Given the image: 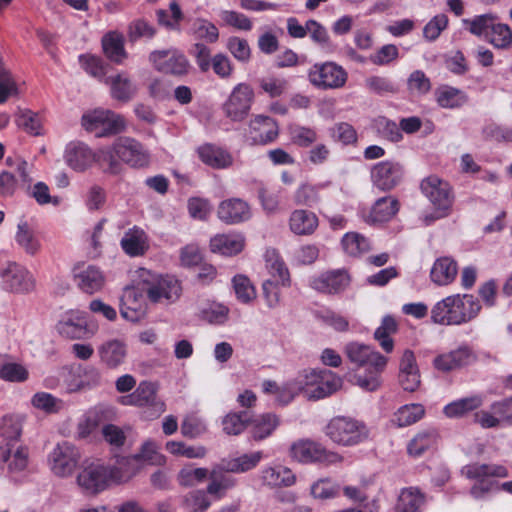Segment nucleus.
<instances>
[{
  "mask_svg": "<svg viewBox=\"0 0 512 512\" xmlns=\"http://www.w3.org/2000/svg\"><path fill=\"white\" fill-rule=\"evenodd\" d=\"M482 309L478 298L472 294H455L438 301L431 309L434 323L459 326L476 319Z\"/></svg>",
  "mask_w": 512,
  "mask_h": 512,
  "instance_id": "obj_1",
  "label": "nucleus"
},
{
  "mask_svg": "<svg viewBox=\"0 0 512 512\" xmlns=\"http://www.w3.org/2000/svg\"><path fill=\"white\" fill-rule=\"evenodd\" d=\"M344 351L351 363L365 368L368 373L366 376H357V385L364 390L375 391L380 385L379 376L386 368L387 357L371 346L359 342L348 343Z\"/></svg>",
  "mask_w": 512,
  "mask_h": 512,
  "instance_id": "obj_2",
  "label": "nucleus"
},
{
  "mask_svg": "<svg viewBox=\"0 0 512 512\" xmlns=\"http://www.w3.org/2000/svg\"><path fill=\"white\" fill-rule=\"evenodd\" d=\"M132 167H143L149 162V155L142 144L134 138L119 137L111 147L99 151L98 160L111 173L119 171L118 160Z\"/></svg>",
  "mask_w": 512,
  "mask_h": 512,
  "instance_id": "obj_3",
  "label": "nucleus"
},
{
  "mask_svg": "<svg viewBox=\"0 0 512 512\" xmlns=\"http://www.w3.org/2000/svg\"><path fill=\"white\" fill-rule=\"evenodd\" d=\"M465 478L474 481L470 488V494L474 499L484 498L493 488V478H506L509 476L508 469L499 464L471 463L461 469Z\"/></svg>",
  "mask_w": 512,
  "mask_h": 512,
  "instance_id": "obj_4",
  "label": "nucleus"
},
{
  "mask_svg": "<svg viewBox=\"0 0 512 512\" xmlns=\"http://www.w3.org/2000/svg\"><path fill=\"white\" fill-rule=\"evenodd\" d=\"M325 435L335 444L355 446L369 437L367 426L354 418L336 416L324 428Z\"/></svg>",
  "mask_w": 512,
  "mask_h": 512,
  "instance_id": "obj_5",
  "label": "nucleus"
},
{
  "mask_svg": "<svg viewBox=\"0 0 512 512\" xmlns=\"http://www.w3.org/2000/svg\"><path fill=\"white\" fill-rule=\"evenodd\" d=\"M421 189L434 207L433 212L424 215L425 224L430 225L435 220L446 217L453 203L450 185L436 176H431L422 181Z\"/></svg>",
  "mask_w": 512,
  "mask_h": 512,
  "instance_id": "obj_6",
  "label": "nucleus"
},
{
  "mask_svg": "<svg viewBox=\"0 0 512 512\" xmlns=\"http://www.w3.org/2000/svg\"><path fill=\"white\" fill-rule=\"evenodd\" d=\"M82 127L96 137L118 134L125 130L126 120L109 109L97 108L87 111L81 118Z\"/></svg>",
  "mask_w": 512,
  "mask_h": 512,
  "instance_id": "obj_7",
  "label": "nucleus"
},
{
  "mask_svg": "<svg viewBox=\"0 0 512 512\" xmlns=\"http://www.w3.org/2000/svg\"><path fill=\"white\" fill-rule=\"evenodd\" d=\"M140 277L143 282L142 289L146 291L150 301L168 304L179 298L181 287L174 277L156 275L144 269L141 270Z\"/></svg>",
  "mask_w": 512,
  "mask_h": 512,
  "instance_id": "obj_8",
  "label": "nucleus"
},
{
  "mask_svg": "<svg viewBox=\"0 0 512 512\" xmlns=\"http://www.w3.org/2000/svg\"><path fill=\"white\" fill-rule=\"evenodd\" d=\"M118 402L124 406L146 409L151 418H156L165 411V404L157 395V386L150 381H141L132 393L121 396Z\"/></svg>",
  "mask_w": 512,
  "mask_h": 512,
  "instance_id": "obj_9",
  "label": "nucleus"
},
{
  "mask_svg": "<svg viewBox=\"0 0 512 512\" xmlns=\"http://www.w3.org/2000/svg\"><path fill=\"white\" fill-rule=\"evenodd\" d=\"M105 464L92 461L85 464L76 477V483L86 496H96L112 484Z\"/></svg>",
  "mask_w": 512,
  "mask_h": 512,
  "instance_id": "obj_10",
  "label": "nucleus"
},
{
  "mask_svg": "<svg viewBox=\"0 0 512 512\" xmlns=\"http://www.w3.org/2000/svg\"><path fill=\"white\" fill-rule=\"evenodd\" d=\"M81 459L80 449L73 443H58L48 456L51 471L58 477H69L77 468Z\"/></svg>",
  "mask_w": 512,
  "mask_h": 512,
  "instance_id": "obj_11",
  "label": "nucleus"
},
{
  "mask_svg": "<svg viewBox=\"0 0 512 512\" xmlns=\"http://www.w3.org/2000/svg\"><path fill=\"white\" fill-rule=\"evenodd\" d=\"M308 79L318 89H338L345 85L347 72L335 62L316 63L309 69Z\"/></svg>",
  "mask_w": 512,
  "mask_h": 512,
  "instance_id": "obj_12",
  "label": "nucleus"
},
{
  "mask_svg": "<svg viewBox=\"0 0 512 512\" xmlns=\"http://www.w3.org/2000/svg\"><path fill=\"white\" fill-rule=\"evenodd\" d=\"M253 101V88L247 83H239L223 104V112L234 122L243 121L248 116Z\"/></svg>",
  "mask_w": 512,
  "mask_h": 512,
  "instance_id": "obj_13",
  "label": "nucleus"
},
{
  "mask_svg": "<svg viewBox=\"0 0 512 512\" xmlns=\"http://www.w3.org/2000/svg\"><path fill=\"white\" fill-rule=\"evenodd\" d=\"M149 60L157 71L176 77L187 75L190 69L187 57L177 49L153 51Z\"/></svg>",
  "mask_w": 512,
  "mask_h": 512,
  "instance_id": "obj_14",
  "label": "nucleus"
},
{
  "mask_svg": "<svg viewBox=\"0 0 512 512\" xmlns=\"http://www.w3.org/2000/svg\"><path fill=\"white\" fill-rule=\"evenodd\" d=\"M290 456L300 463H333L341 460L337 453L327 451L321 444L309 439L294 442L290 447Z\"/></svg>",
  "mask_w": 512,
  "mask_h": 512,
  "instance_id": "obj_15",
  "label": "nucleus"
},
{
  "mask_svg": "<svg viewBox=\"0 0 512 512\" xmlns=\"http://www.w3.org/2000/svg\"><path fill=\"white\" fill-rule=\"evenodd\" d=\"M0 277L5 289L12 292H29L34 287L33 276L25 267L16 262H7L5 267L0 269Z\"/></svg>",
  "mask_w": 512,
  "mask_h": 512,
  "instance_id": "obj_16",
  "label": "nucleus"
},
{
  "mask_svg": "<svg viewBox=\"0 0 512 512\" xmlns=\"http://www.w3.org/2000/svg\"><path fill=\"white\" fill-rule=\"evenodd\" d=\"M73 279L80 291L92 295L105 285V275L94 265H77L73 268Z\"/></svg>",
  "mask_w": 512,
  "mask_h": 512,
  "instance_id": "obj_17",
  "label": "nucleus"
},
{
  "mask_svg": "<svg viewBox=\"0 0 512 512\" xmlns=\"http://www.w3.org/2000/svg\"><path fill=\"white\" fill-rule=\"evenodd\" d=\"M404 174L401 164L393 161H382L371 171V179L378 189L388 191L396 187Z\"/></svg>",
  "mask_w": 512,
  "mask_h": 512,
  "instance_id": "obj_18",
  "label": "nucleus"
},
{
  "mask_svg": "<svg viewBox=\"0 0 512 512\" xmlns=\"http://www.w3.org/2000/svg\"><path fill=\"white\" fill-rule=\"evenodd\" d=\"M350 283V277L345 270H333L321 273L310 280V286L327 294H337L344 291Z\"/></svg>",
  "mask_w": 512,
  "mask_h": 512,
  "instance_id": "obj_19",
  "label": "nucleus"
},
{
  "mask_svg": "<svg viewBox=\"0 0 512 512\" xmlns=\"http://www.w3.org/2000/svg\"><path fill=\"white\" fill-rule=\"evenodd\" d=\"M218 218L227 224H239L252 217L249 204L240 198L223 200L217 209Z\"/></svg>",
  "mask_w": 512,
  "mask_h": 512,
  "instance_id": "obj_20",
  "label": "nucleus"
},
{
  "mask_svg": "<svg viewBox=\"0 0 512 512\" xmlns=\"http://www.w3.org/2000/svg\"><path fill=\"white\" fill-rule=\"evenodd\" d=\"M279 134L277 122L264 115L255 116L249 124L248 137L253 144H268Z\"/></svg>",
  "mask_w": 512,
  "mask_h": 512,
  "instance_id": "obj_21",
  "label": "nucleus"
},
{
  "mask_svg": "<svg viewBox=\"0 0 512 512\" xmlns=\"http://www.w3.org/2000/svg\"><path fill=\"white\" fill-rule=\"evenodd\" d=\"M105 83L109 86L110 96L121 103L131 101L138 90L137 84L124 71L106 77Z\"/></svg>",
  "mask_w": 512,
  "mask_h": 512,
  "instance_id": "obj_22",
  "label": "nucleus"
},
{
  "mask_svg": "<svg viewBox=\"0 0 512 512\" xmlns=\"http://www.w3.org/2000/svg\"><path fill=\"white\" fill-rule=\"evenodd\" d=\"M97 352L101 363L108 368L114 369L125 362L128 353L126 343L121 339H108L100 344Z\"/></svg>",
  "mask_w": 512,
  "mask_h": 512,
  "instance_id": "obj_23",
  "label": "nucleus"
},
{
  "mask_svg": "<svg viewBox=\"0 0 512 512\" xmlns=\"http://www.w3.org/2000/svg\"><path fill=\"white\" fill-rule=\"evenodd\" d=\"M259 478L262 485L270 488L289 487L295 483L296 477L288 467L282 464H271L263 467Z\"/></svg>",
  "mask_w": 512,
  "mask_h": 512,
  "instance_id": "obj_24",
  "label": "nucleus"
},
{
  "mask_svg": "<svg viewBox=\"0 0 512 512\" xmlns=\"http://www.w3.org/2000/svg\"><path fill=\"white\" fill-rule=\"evenodd\" d=\"M57 331L68 338L80 339L88 332L85 316L79 311L66 313L56 325Z\"/></svg>",
  "mask_w": 512,
  "mask_h": 512,
  "instance_id": "obj_25",
  "label": "nucleus"
},
{
  "mask_svg": "<svg viewBox=\"0 0 512 512\" xmlns=\"http://www.w3.org/2000/svg\"><path fill=\"white\" fill-rule=\"evenodd\" d=\"M95 160L92 150L82 142H71L65 150V161L75 171H84Z\"/></svg>",
  "mask_w": 512,
  "mask_h": 512,
  "instance_id": "obj_26",
  "label": "nucleus"
},
{
  "mask_svg": "<svg viewBox=\"0 0 512 512\" xmlns=\"http://www.w3.org/2000/svg\"><path fill=\"white\" fill-rule=\"evenodd\" d=\"M106 467L114 484L128 482L141 469V465L134 455L119 457L115 464L106 465Z\"/></svg>",
  "mask_w": 512,
  "mask_h": 512,
  "instance_id": "obj_27",
  "label": "nucleus"
},
{
  "mask_svg": "<svg viewBox=\"0 0 512 512\" xmlns=\"http://www.w3.org/2000/svg\"><path fill=\"white\" fill-rule=\"evenodd\" d=\"M280 425V418L274 413H262L249 418V432L255 441L270 437Z\"/></svg>",
  "mask_w": 512,
  "mask_h": 512,
  "instance_id": "obj_28",
  "label": "nucleus"
},
{
  "mask_svg": "<svg viewBox=\"0 0 512 512\" xmlns=\"http://www.w3.org/2000/svg\"><path fill=\"white\" fill-rule=\"evenodd\" d=\"M0 460L7 464L10 474H18L26 470L29 463V450L24 445L0 447Z\"/></svg>",
  "mask_w": 512,
  "mask_h": 512,
  "instance_id": "obj_29",
  "label": "nucleus"
},
{
  "mask_svg": "<svg viewBox=\"0 0 512 512\" xmlns=\"http://www.w3.org/2000/svg\"><path fill=\"white\" fill-rule=\"evenodd\" d=\"M229 473L231 472L222 468V462L214 467L208 473L209 484L206 489L207 494L215 499H221L229 489L233 488L236 480Z\"/></svg>",
  "mask_w": 512,
  "mask_h": 512,
  "instance_id": "obj_30",
  "label": "nucleus"
},
{
  "mask_svg": "<svg viewBox=\"0 0 512 512\" xmlns=\"http://www.w3.org/2000/svg\"><path fill=\"white\" fill-rule=\"evenodd\" d=\"M288 224L293 234L307 236L315 232L319 221L314 212L305 209H295L290 214Z\"/></svg>",
  "mask_w": 512,
  "mask_h": 512,
  "instance_id": "obj_31",
  "label": "nucleus"
},
{
  "mask_svg": "<svg viewBox=\"0 0 512 512\" xmlns=\"http://www.w3.org/2000/svg\"><path fill=\"white\" fill-rule=\"evenodd\" d=\"M120 245L127 255L142 256L149 249L148 236L143 229L134 226L124 233Z\"/></svg>",
  "mask_w": 512,
  "mask_h": 512,
  "instance_id": "obj_32",
  "label": "nucleus"
},
{
  "mask_svg": "<svg viewBox=\"0 0 512 512\" xmlns=\"http://www.w3.org/2000/svg\"><path fill=\"white\" fill-rule=\"evenodd\" d=\"M197 152L203 163L215 169L228 168L233 162L229 152L212 144L199 147Z\"/></svg>",
  "mask_w": 512,
  "mask_h": 512,
  "instance_id": "obj_33",
  "label": "nucleus"
},
{
  "mask_svg": "<svg viewBox=\"0 0 512 512\" xmlns=\"http://www.w3.org/2000/svg\"><path fill=\"white\" fill-rule=\"evenodd\" d=\"M426 503L425 494L418 488H403L395 505L396 512H421Z\"/></svg>",
  "mask_w": 512,
  "mask_h": 512,
  "instance_id": "obj_34",
  "label": "nucleus"
},
{
  "mask_svg": "<svg viewBox=\"0 0 512 512\" xmlns=\"http://www.w3.org/2000/svg\"><path fill=\"white\" fill-rule=\"evenodd\" d=\"M210 247L213 252L225 256H232L242 251L244 238L240 234L216 235L211 239Z\"/></svg>",
  "mask_w": 512,
  "mask_h": 512,
  "instance_id": "obj_35",
  "label": "nucleus"
},
{
  "mask_svg": "<svg viewBox=\"0 0 512 512\" xmlns=\"http://www.w3.org/2000/svg\"><path fill=\"white\" fill-rule=\"evenodd\" d=\"M102 48L105 56L115 64H122L127 58L124 48V37L118 32H109L102 38Z\"/></svg>",
  "mask_w": 512,
  "mask_h": 512,
  "instance_id": "obj_36",
  "label": "nucleus"
},
{
  "mask_svg": "<svg viewBox=\"0 0 512 512\" xmlns=\"http://www.w3.org/2000/svg\"><path fill=\"white\" fill-rule=\"evenodd\" d=\"M457 263L450 257L438 258L431 269V279L438 285L450 284L457 275Z\"/></svg>",
  "mask_w": 512,
  "mask_h": 512,
  "instance_id": "obj_37",
  "label": "nucleus"
},
{
  "mask_svg": "<svg viewBox=\"0 0 512 512\" xmlns=\"http://www.w3.org/2000/svg\"><path fill=\"white\" fill-rule=\"evenodd\" d=\"M263 453L255 451L238 457L222 460V468L231 473H245L254 469L262 460Z\"/></svg>",
  "mask_w": 512,
  "mask_h": 512,
  "instance_id": "obj_38",
  "label": "nucleus"
},
{
  "mask_svg": "<svg viewBox=\"0 0 512 512\" xmlns=\"http://www.w3.org/2000/svg\"><path fill=\"white\" fill-rule=\"evenodd\" d=\"M318 377L316 388L311 394L314 400L330 396L342 386V379L330 370H318Z\"/></svg>",
  "mask_w": 512,
  "mask_h": 512,
  "instance_id": "obj_39",
  "label": "nucleus"
},
{
  "mask_svg": "<svg viewBox=\"0 0 512 512\" xmlns=\"http://www.w3.org/2000/svg\"><path fill=\"white\" fill-rule=\"evenodd\" d=\"M482 403L483 398L480 395L457 399L445 405L443 413L448 418H460L479 408Z\"/></svg>",
  "mask_w": 512,
  "mask_h": 512,
  "instance_id": "obj_40",
  "label": "nucleus"
},
{
  "mask_svg": "<svg viewBox=\"0 0 512 512\" xmlns=\"http://www.w3.org/2000/svg\"><path fill=\"white\" fill-rule=\"evenodd\" d=\"M15 241L20 248L30 255L36 254L41 246L35 231L26 221L18 223Z\"/></svg>",
  "mask_w": 512,
  "mask_h": 512,
  "instance_id": "obj_41",
  "label": "nucleus"
},
{
  "mask_svg": "<svg viewBox=\"0 0 512 512\" xmlns=\"http://www.w3.org/2000/svg\"><path fill=\"white\" fill-rule=\"evenodd\" d=\"M436 102L445 109L459 108L467 102V95L460 89L442 86L435 91Z\"/></svg>",
  "mask_w": 512,
  "mask_h": 512,
  "instance_id": "obj_42",
  "label": "nucleus"
},
{
  "mask_svg": "<svg viewBox=\"0 0 512 512\" xmlns=\"http://www.w3.org/2000/svg\"><path fill=\"white\" fill-rule=\"evenodd\" d=\"M399 210L398 200L392 196L378 199L370 212L372 222H385L390 220Z\"/></svg>",
  "mask_w": 512,
  "mask_h": 512,
  "instance_id": "obj_43",
  "label": "nucleus"
},
{
  "mask_svg": "<svg viewBox=\"0 0 512 512\" xmlns=\"http://www.w3.org/2000/svg\"><path fill=\"white\" fill-rule=\"evenodd\" d=\"M265 257L266 268L270 275L268 279H277L283 287L290 286L289 271L278 253L274 250L267 251Z\"/></svg>",
  "mask_w": 512,
  "mask_h": 512,
  "instance_id": "obj_44",
  "label": "nucleus"
},
{
  "mask_svg": "<svg viewBox=\"0 0 512 512\" xmlns=\"http://www.w3.org/2000/svg\"><path fill=\"white\" fill-rule=\"evenodd\" d=\"M398 324L394 317L386 315L382 318L381 325L375 330L374 338L379 342L381 348L390 353L393 351L394 342L391 335L396 333Z\"/></svg>",
  "mask_w": 512,
  "mask_h": 512,
  "instance_id": "obj_45",
  "label": "nucleus"
},
{
  "mask_svg": "<svg viewBox=\"0 0 512 512\" xmlns=\"http://www.w3.org/2000/svg\"><path fill=\"white\" fill-rule=\"evenodd\" d=\"M30 402L35 409L46 414H56L65 408V403L62 399L48 392H36L31 397Z\"/></svg>",
  "mask_w": 512,
  "mask_h": 512,
  "instance_id": "obj_46",
  "label": "nucleus"
},
{
  "mask_svg": "<svg viewBox=\"0 0 512 512\" xmlns=\"http://www.w3.org/2000/svg\"><path fill=\"white\" fill-rule=\"evenodd\" d=\"M341 243L345 253L353 257L367 253L371 249L369 239L357 232L346 233Z\"/></svg>",
  "mask_w": 512,
  "mask_h": 512,
  "instance_id": "obj_47",
  "label": "nucleus"
},
{
  "mask_svg": "<svg viewBox=\"0 0 512 512\" xmlns=\"http://www.w3.org/2000/svg\"><path fill=\"white\" fill-rule=\"evenodd\" d=\"M167 452L174 456H182L188 459H201L207 454V450L201 445H187L182 441H168L165 445Z\"/></svg>",
  "mask_w": 512,
  "mask_h": 512,
  "instance_id": "obj_48",
  "label": "nucleus"
},
{
  "mask_svg": "<svg viewBox=\"0 0 512 512\" xmlns=\"http://www.w3.org/2000/svg\"><path fill=\"white\" fill-rule=\"evenodd\" d=\"M16 124L25 132L37 136L41 134L42 119L38 113L29 109H19L16 114Z\"/></svg>",
  "mask_w": 512,
  "mask_h": 512,
  "instance_id": "obj_49",
  "label": "nucleus"
},
{
  "mask_svg": "<svg viewBox=\"0 0 512 512\" xmlns=\"http://www.w3.org/2000/svg\"><path fill=\"white\" fill-rule=\"evenodd\" d=\"M499 20L494 13L476 15L472 19H463V24L469 32L475 36H482L485 32L491 31L492 26Z\"/></svg>",
  "mask_w": 512,
  "mask_h": 512,
  "instance_id": "obj_50",
  "label": "nucleus"
},
{
  "mask_svg": "<svg viewBox=\"0 0 512 512\" xmlns=\"http://www.w3.org/2000/svg\"><path fill=\"white\" fill-rule=\"evenodd\" d=\"M425 414L423 405L418 403L400 407L394 414V421L400 427L409 426L419 421Z\"/></svg>",
  "mask_w": 512,
  "mask_h": 512,
  "instance_id": "obj_51",
  "label": "nucleus"
},
{
  "mask_svg": "<svg viewBox=\"0 0 512 512\" xmlns=\"http://www.w3.org/2000/svg\"><path fill=\"white\" fill-rule=\"evenodd\" d=\"M307 34L311 40L325 52H332L334 46L327 29L319 22L310 19L307 21Z\"/></svg>",
  "mask_w": 512,
  "mask_h": 512,
  "instance_id": "obj_52",
  "label": "nucleus"
},
{
  "mask_svg": "<svg viewBox=\"0 0 512 512\" xmlns=\"http://www.w3.org/2000/svg\"><path fill=\"white\" fill-rule=\"evenodd\" d=\"M191 33L196 39L207 43H214L219 38L218 28L212 22L202 18L193 21Z\"/></svg>",
  "mask_w": 512,
  "mask_h": 512,
  "instance_id": "obj_53",
  "label": "nucleus"
},
{
  "mask_svg": "<svg viewBox=\"0 0 512 512\" xmlns=\"http://www.w3.org/2000/svg\"><path fill=\"white\" fill-rule=\"evenodd\" d=\"M249 425L247 412H231L222 420L223 431L228 435H239Z\"/></svg>",
  "mask_w": 512,
  "mask_h": 512,
  "instance_id": "obj_54",
  "label": "nucleus"
},
{
  "mask_svg": "<svg viewBox=\"0 0 512 512\" xmlns=\"http://www.w3.org/2000/svg\"><path fill=\"white\" fill-rule=\"evenodd\" d=\"M489 42L497 49L512 47V29L508 24L495 22L490 31Z\"/></svg>",
  "mask_w": 512,
  "mask_h": 512,
  "instance_id": "obj_55",
  "label": "nucleus"
},
{
  "mask_svg": "<svg viewBox=\"0 0 512 512\" xmlns=\"http://www.w3.org/2000/svg\"><path fill=\"white\" fill-rule=\"evenodd\" d=\"M374 128L380 137L390 142L396 143L403 138L399 125L386 117L376 118L374 120Z\"/></svg>",
  "mask_w": 512,
  "mask_h": 512,
  "instance_id": "obj_56",
  "label": "nucleus"
},
{
  "mask_svg": "<svg viewBox=\"0 0 512 512\" xmlns=\"http://www.w3.org/2000/svg\"><path fill=\"white\" fill-rule=\"evenodd\" d=\"M436 442V434L433 431L419 432L408 444L407 450L411 456L419 457L426 450L433 447Z\"/></svg>",
  "mask_w": 512,
  "mask_h": 512,
  "instance_id": "obj_57",
  "label": "nucleus"
},
{
  "mask_svg": "<svg viewBox=\"0 0 512 512\" xmlns=\"http://www.w3.org/2000/svg\"><path fill=\"white\" fill-rule=\"evenodd\" d=\"M206 468H194L192 465L183 467L178 475L177 481L183 487H193L202 483L208 477Z\"/></svg>",
  "mask_w": 512,
  "mask_h": 512,
  "instance_id": "obj_58",
  "label": "nucleus"
},
{
  "mask_svg": "<svg viewBox=\"0 0 512 512\" xmlns=\"http://www.w3.org/2000/svg\"><path fill=\"white\" fill-rule=\"evenodd\" d=\"M22 435V425L12 418H4L0 428V436L3 437V443L0 447L17 446Z\"/></svg>",
  "mask_w": 512,
  "mask_h": 512,
  "instance_id": "obj_59",
  "label": "nucleus"
},
{
  "mask_svg": "<svg viewBox=\"0 0 512 512\" xmlns=\"http://www.w3.org/2000/svg\"><path fill=\"white\" fill-rule=\"evenodd\" d=\"M211 505V501L204 490H193L183 498V507L187 512H204Z\"/></svg>",
  "mask_w": 512,
  "mask_h": 512,
  "instance_id": "obj_60",
  "label": "nucleus"
},
{
  "mask_svg": "<svg viewBox=\"0 0 512 512\" xmlns=\"http://www.w3.org/2000/svg\"><path fill=\"white\" fill-rule=\"evenodd\" d=\"M233 289L237 299L244 303H250L256 298V291L251 281L245 275H236L232 279Z\"/></svg>",
  "mask_w": 512,
  "mask_h": 512,
  "instance_id": "obj_61",
  "label": "nucleus"
},
{
  "mask_svg": "<svg viewBox=\"0 0 512 512\" xmlns=\"http://www.w3.org/2000/svg\"><path fill=\"white\" fill-rule=\"evenodd\" d=\"M220 20L226 26L241 31H250L253 28L252 21L243 13L234 10H221Z\"/></svg>",
  "mask_w": 512,
  "mask_h": 512,
  "instance_id": "obj_62",
  "label": "nucleus"
},
{
  "mask_svg": "<svg viewBox=\"0 0 512 512\" xmlns=\"http://www.w3.org/2000/svg\"><path fill=\"white\" fill-rule=\"evenodd\" d=\"M317 379H319L318 370L310 369L303 370L293 380L299 393H303L308 399L314 400L311 394H313V390L316 388Z\"/></svg>",
  "mask_w": 512,
  "mask_h": 512,
  "instance_id": "obj_63",
  "label": "nucleus"
},
{
  "mask_svg": "<svg viewBox=\"0 0 512 512\" xmlns=\"http://www.w3.org/2000/svg\"><path fill=\"white\" fill-rule=\"evenodd\" d=\"M340 493V485L331 479H320L311 486V494L314 498L327 500L335 498Z\"/></svg>",
  "mask_w": 512,
  "mask_h": 512,
  "instance_id": "obj_64",
  "label": "nucleus"
}]
</instances>
